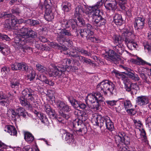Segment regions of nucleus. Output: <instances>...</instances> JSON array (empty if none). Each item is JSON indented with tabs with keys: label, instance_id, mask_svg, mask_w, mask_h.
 Returning a JSON list of instances; mask_svg holds the SVG:
<instances>
[{
	"label": "nucleus",
	"instance_id": "obj_1",
	"mask_svg": "<svg viewBox=\"0 0 151 151\" xmlns=\"http://www.w3.org/2000/svg\"><path fill=\"white\" fill-rule=\"evenodd\" d=\"M60 23L62 27L63 28L60 29V31L58 34L57 37V41L60 44H63L65 42L68 43L72 41L67 37L73 36V29L74 28L75 22L74 20L70 19L68 21L63 19Z\"/></svg>",
	"mask_w": 151,
	"mask_h": 151
},
{
	"label": "nucleus",
	"instance_id": "obj_2",
	"mask_svg": "<svg viewBox=\"0 0 151 151\" xmlns=\"http://www.w3.org/2000/svg\"><path fill=\"white\" fill-rule=\"evenodd\" d=\"M97 90L98 91H102L105 95L109 93L111 95L116 94V90L115 88L114 85L111 82L105 80L99 83L97 86Z\"/></svg>",
	"mask_w": 151,
	"mask_h": 151
},
{
	"label": "nucleus",
	"instance_id": "obj_3",
	"mask_svg": "<svg viewBox=\"0 0 151 151\" xmlns=\"http://www.w3.org/2000/svg\"><path fill=\"white\" fill-rule=\"evenodd\" d=\"M72 67L71 65H68L54 66V70L51 73H49V74L50 76L55 77H65L69 72L73 71Z\"/></svg>",
	"mask_w": 151,
	"mask_h": 151
},
{
	"label": "nucleus",
	"instance_id": "obj_4",
	"mask_svg": "<svg viewBox=\"0 0 151 151\" xmlns=\"http://www.w3.org/2000/svg\"><path fill=\"white\" fill-rule=\"evenodd\" d=\"M115 51L112 50L109 52L108 55L105 56V58L106 60L113 63L115 64L118 63L119 60H121L120 56L116 52L122 55L124 51V49L119 44L115 47Z\"/></svg>",
	"mask_w": 151,
	"mask_h": 151
},
{
	"label": "nucleus",
	"instance_id": "obj_5",
	"mask_svg": "<svg viewBox=\"0 0 151 151\" xmlns=\"http://www.w3.org/2000/svg\"><path fill=\"white\" fill-rule=\"evenodd\" d=\"M116 143L118 148L124 146V145H128L130 144V138L123 132L118 133L115 137Z\"/></svg>",
	"mask_w": 151,
	"mask_h": 151
},
{
	"label": "nucleus",
	"instance_id": "obj_6",
	"mask_svg": "<svg viewBox=\"0 0 151 151\" xmlns=\"http://www.w3.org/2000/svg\"><path fill=\"white\" fill-rule=\"evenodd\" d=\"M99 5L97 4L91 7V10L90 12L88 14V16H90L92 14V18L94 20L93 22L95 24H98L102 17L101 16L102 14V12L99 9Z\"/></svg>",
	"mask_w": 151,
	"mask_h": 151
},
{
	"label": "nucleus",
	"instance_id": "obj_7",
	"mask_svg": "<svg viewBox=\"0 0 151 151\" xmlns=\"http://www.w3.org/2000/svg\"><path fill=\"white\" fill-rule=\"evenodd\" d=\"M19 29H20V33L22 34V36L24 38L28 40V41H27V42L29 41V38L35 39L37 37L36 32L33 31L30 28L23 27L22 28Z\"/></svg>",
	"mask_w": 151,
	"mask_h": 151
},
{
	"label": "nucleus",
	"instance_id": "obj_8",
	"mask_svg": "<svg viewBox=\"0 0 151 151\" xmlns=\"http://www.w3.org/2000/svg\"><path fill=\"white\" fill-rule=\"evenodd\" d=\"M31 11L30 9L25 6H19L14 7L11 10L12 14L17 16L23 17L24 16L26 12Z\"/></svg>",
	"mask_w": 151,
	"mask_h": 151
},
{
	"label": "nucleus",
	"instance_id": "obj_9",
	"mask_svg": "<svg viewBox=\"0 0 151 151\" xmlns=\"http://www.w3.org/2000/svg\"><path fill=\"white\" fill-rule=\"evenodd\" d=\"M32 91L30 90V93H32ZM29 91L27 89H24L22 92V96L19 98L20 102L22 106H27L29 107H31V105L27 101V96H29L30 94L29 93Z\"/></svg>",
	"mask_w": 151,
	"mask_h": 151
},
{
	"label": "nucleus",
	"instance_id": "obj_10",
	"mask_svg": "<svg viewBox=\"0 0 151 151\" xmlns=\"http://www.w3.org/2000/svg\"><path fill=\"white\" fill-rule=\"evenodd\" d=\"M73 126L75 128L76 132H78L83 134H85L87 132L86 127L84 124L80 120H76L73 122Z\"/></svg>",
	"mask_w": 151,
	"mask_h": 151
},
{
	"label": "nucleus",
	"instance_id": "obj_11",
	"mask_svg": "<svg viewBox=\"0 0 151 151\" xmlns=\"http://www.w3.org/2000/svg\"><path fill=\"white\" fill-rule=\"evenodd\" d=\"M78 21L76 19H73L75 22L74 24V27L73 29V36H78L79 35L78 30L77 29V26L80 27H84L86 25L84 20L80 17H77Z\"/></svg>",
	"mask_w": 151,
	"mask_h": 151
},
{
	"label": "nucleus",
	"instance_id": "obj_12",
	"mask_svg": "<svg viewBox=\"0 0 151 151\" xmlns=\"http://www.w3.org/2000/svg\"><path fill=\"white\" fill-rule=\"evenodd\" d=\"M92 119L95 121L96 125L99 126L101 128L103 126L104 124H105L106 117L107 116H101L100 115H98L97 114H92Z\"/></svg>",
	"mask_w": 151,
	"mask_h": 151
},
{
	"label": "nucleus",
	"instance_id": "obj_13",
	"mask_svg": "<svg viewBox=\"0 0 151 151\" xmlns=\"http://www.w3.org/2000/svg\"><path fill=\"white\" fill-rule=\"evenodd\" d=\"M122 36L124 37V40L126 44H127V46L128 47L129 44L133 42V41L135 39L134 35L131 32L128 30H126L123 32L122 33Z\"/></svg>",
	"mask_w": 151,
	"mask_h": 151
},
{
	"label": "nucleus",
	"instance_id": "obj_14",
	"mask_svg": "<svg viewBox=\"0 0 151 151\" xmlns=\"http://www.w3.org/2000/svg\"><path fill=\"white\" fill-rule=\"evenodd\" d=\"M60 132L62 138L65 139L68 143H73L74 142V139L72 133L68 132L64 129L61 130Z\"/></svg>",
	"mask_w": 151,
	"mask_h": 151
},
{
	"label": "nucleus",
	"instance_id": "obj_15",
	"mask_svg": "<svg viewBox=\"0 0 151 151\" xmlns=\"http://www.w3.org/2000/svg\"><path fill=\"white\" fill-rule=\"evenodd\" d=\"M68 99L71 105L75 108H79L83 109L87 108L85 104L77 101L73 97L69 98Z\"/></svg>",
	"mask_w": 151,
	"mask_h": 151
},
{
	"label": "nucleus",
	"instance_id": "obj_16",
	"mask_svg": "<svg viewBox=\"0 0 151 151\" xmlns=\"http://www.w3.org/2000/svg\"><path fill=\"white\" fill-rule=\"evenodd\" d=\"M14 40L15 43L18 44V46L20 47L24 45L27 41H28V40L25 39L22 34L17 35L14 38Z\"/></svg>",
	"mask_w": 151,
	"mask_h": 151
},
{
	"label": "nucleus",
	"instance_id": "obj_17",
	"mask_svg": "<svg viewBox=\"0 0 151 151\" xmlns=\"http://www.w3.org/2000/svg\"><path fill=\"white\" fill-rule=\"evenodd\" d=\"M145 19L143 17H137L135 19L134 27L137 29H142L144 26Z\"/></svg>",
	"mask_w": 151,
	"mask_h": 151
},
{
	"label": "nucleus",
	"instance_id": "obj_18",
	"mask_svg": "<svg viewBox=\"0 0 151 151\" xmlns=\"http://www.w3.org/2000/svg\"><path fill=\"white\" fill-rule=\"evenodd\" d=\"M87 100L88 101L92 104L93 107H97V104H96V101L95 99L93 93L88 94L87 96L86 99V102L88 106L89 107V105L88 104Z\"/></svg>",
	"mask_w": 151,
	"mask_h": 151
},
{
	"label": "nucleus",
	"instance_id": "obj_19",
	"mask_svg": "<svg viewBox=\"0 0 151 151\" xmlns=\"http://www.w3.org/2000/svg\"><path fill=\"white\" fill-rule=\"evenodd\" d=\"M52 4L50 0H45L44 2V3L43 4H41L40 6V8L41 10H43L45 9V10H52Z\"/></svg>",
	"mask_w": 151,
	"mask_h": 151
},
{
	"label": "nucleus",
	"instance_id": "obj_20",
	"mask_svg": "<svg viewBox=\"0 0 151 151\" xmlns=\"http://www.w3.org/2000/svg\"><path fill=\"white\" fill-rule=\"evenodd\" d=\"M4 131L9 133L12 135H16L17 133L15 127L12 126H6L5 127Z\"/></svg>",
	"mask_w": 151,
	"mask_h": 151
},
{
	"label": "nucleus",
	"instance_id": "obj_21",
	"mask_svg": "<svg viewBox=\"0 0 151 151\" xmlns=\"http://www.w3.org/2000/svg\"><path fill=\"white\" fill-rule=\"evenodd\" d=\"M114 21L116 25H121L123 22L121 15L118 14H116L114 17Z\"/></svg>",
	"mask_w": 151,
	"mask_h": 151
},
{
	"label": "nucleus",
	"instance_id": "obj_22",
	"mask_svg": "<svg viewBox=\"0 0 151 151\" xmlns=\"http://www.w3.org/2000/svg\"><path fill=\"white\" fill-rule=\"evenodd\" d=\"M54 18L53 13L52 10H45L44 14V18L45 20L48 21H51Z\"/></svg>",
	"mask_w": 151,
	"mask_h": 151
},
{
	"label": "nucleus",
	"instance_id": "obj_23",
	"mask_svg": "<svg viewBox=\"0 0 151 151\" xmlns=\"http://www.w3.org/2000/svg\"><path fill=\"white\" fill-rule=\"evenodd\" d=\"M25 22L32 26H37L40 24L41 22L39 19H29L25 20Z\"/></svg>",
	"mask_w": 151,
	"mask_h": 151
},
{
	"label": "nucleus",
	"instance_id": "obj_24",
	"mask_svg": "<svg viewBox=\"0 0 151 151\" xmlns=\"http://www.w3.org/2000/svg\"><path fill=\"white\" fill-rule=\"evenodd\" d=\"M105 126L106 128L109 130L112 131L114 129L113 123L109 117H106Z\"/></svg>",
	"mask_w": 151,
	"mask_h": 151
},
{
	"label": "nucleus",
	"instance_id": "obj_25",
	"mask_svg": "<svg viewBox=\"0 0 151 151\" xmlns=\"http://www.w3.org/2000/svg\"><path fill=\"white\" fill-rule=\"evenodd\" d=\"M116 5L117 3L115 1L104 4L105 8L109 10H115L117 8Z\"/></svg>",
	"mask_w": 151,
	"mask_h": 151
},
{
	"label": "nucleus",
	"instance_id": "obj_26",
	"mask_svg": "<svg viewBox=\"0 0 151 151\" xmlns=\"http://www.w3.org/2000/svg\"><path fill=\"white\" fill-rule=\"evenodd\" d=\"M8 112L9 113L11 112L12 113H28L24 108L21 107L16 109L15 111L12 109H9Z\"/></svg>",
	"mask_w": 151,
	"mask_h": 151
},
{
	"label": "nucleus",
	"instance_id": "obj_27",
	"mask_svg": "<svg viewBox=\"0 0 151 151\" xmlns=\"http://www.w3.org/2000/svg\"><path fill=\"white\" fill-rule=\"evenodd\" d=\"M25 140L29 143L32 142L34 140V138L32 134L29 132H26L24 134Z\"/></svg>",
	"mask_w": 151,
	"mask_h": 151
},
{
	"label": "nucleus",
	"instance_id": "obj_28",
	"mask_svg": "<svg viewBox=\"0 0 151 151\" xmlns=\"http://www.w3.org/2000/svg\"><path fill=\"white\" fill-rule=\"evenodd\" d=\"M124 83L125 85V89L128 92H130L131 89L130 86L132 83L129 79L127 78H125L124 80Z\"/></svg>",
	"mask_w": 151,
	"mask_h": 151
},
{
	"label": "nucleus",
	"instance_id": "obj_29",
	"mask_svg": "<svg viewBox=\"0 0 151 151\" xmlns=\"http://www.w3.org/2000/svg\"><path fill=\"white\" fill-rule=\"evenodd\" d=\"M83 12V7L79 6H77L75 9L74 16L75 17H80L81 14Z\"/></svg>",
	"mask_w": 151,
	"mask_h": 151
},
{
	"label": "nucleus",
	"instance_id": "obj_30",
	"mask_svg": "<svg viewBox=\"0 0 151 151\" xmlns=\"http://www.w3.org/2000/svg\"><path fill=\"white\" fill-rule=\"evenodd\" d=\"M51 45L53 48H56L58 49H62L63 51H66L68 49V48L64 45H60L56 43H52Z\"/></svg>",
	"mask_w": 151,
	"mask_h": 151
},
{
	"label": "nucleus",
	"instance_id": "obj_31",
	"mask_svg": "<svg viewBox=\"0 0 151 151\" xmlns=\"http://www.w3.org/2000/svg\"><path fill=\"white\" fill-rule=\"evenodd\" d=\"M139 76L142 78L144 82L147 83H150L148 78V77L141 70H139Z\"/></svg>",
	"mask_w": 151,
	"mask_h": 151
},
{
	"label": "nucleus",
	"instance_id": "obj_32",
	"mask_svg": "<svg viewBox=\"0 0 151 151\" xmlns=\"http://www.w3.org/2000/svg\"><path fill=\"white\" fill-rule=\"evenodd\" d=\"M25 72L27 74L30 72L31 68H29L28 65L25 63H22L21 66V70Z\"/></svg>",
	"mask_w": 151,
	"mask_h": 151
},
{
	"label": "nucleus",
	"instance_id": "obj_33",
	"mask_svg": "<svg viewBox=\"0 0 151 151\" xmlns=\"http://www.w3.org/2000/svg\"><path fill=\"white\" fill-rule=\"evenodd\" d=\"M16 20V24L15 25V27H17L16 28V29L18 30H19L20 31V29H19V28H22L23 27H21L20 26V24L22 23H23L25 22V21L22 19H15Z\"/></svg>",
	"mask_w": 151,
	"mask_h": 151
},
{
	"label": "nucleus",
	"instance_id": "obj_34",
	"mask_svg": "<svg viewBox=\"0 0 151 151\" xmlns=\"http://www.w3.org/2000/svg\"><path fill=\"white\" fill-rule=\"evenodd\" d=\"M130 88L131 89V94L132 95H134L133 90H138L139 89V87L136 83H132L130 86Z\"/></svg>",
	"mask_w": 151,
	"mask_h": 151
},
{
	"label": "nucleus",
	"instance_id": "obj_35",
	"mask_svg": "<svg viewBox=\"0 0 151 151\" xmlns=\"http://www.w3.org/2000/svg\"><path fill=\"white\" fill-rule=\"evenodd\" d=\"M71 4L69 2H66L63 5L62 9L65 12H68L71 9Z\"/></svg>",
	"mask_w": 151,
	"mask_h": 151
},
{
	"label": "nucleus",
	"instance_id": "obj_36",
	"mask_svg": "<svg viewBox=\"0 0 151 151\" xmlns=\"http://www.w3.org/2000/svg\"><path fill=\"white\" fill-rule=\"evenodd\" d=\"M35 116H37L41 122L45 123V121H47V119L45 114H35Z\"/></svg>",
	"mask_w": 151,
	"mask_h": 151
},
{
	"label": "nucleus",
	"instance_id": "obj_37",
	"mask_svg": "<svg viewBox=\"0 0 151 151\" xmlns=\"http://www.w3.org/2000/svg\"><path fill=\"white\" fill-rule=\"evenodd\" d=\"M78 55V52L75 49H73L69 52V56L71 58H77Z\"/></svg>",
	"mask_w": 151,
	"mask_h": 151
},
{
	"label": "nucleus",
	"instance_id": "obj_38",
	"mask_svg": "<svg viewBox=\"0 0 151 151\" xmlns=\"http://www.w3.org/2000/svg\"><path fill=\"white\" fill-rule=\"evenodd\" d=\"M27 74V78L29 79L30 81H32L35 78V71L31 69L30 72Z\"/></svg>",
	"mask_w": 151,
	"mask_h": 151
},
{
	"label": "nucleus",
	"instance_id": "obj_39",
	"mask_svg": "<svg viewBox=\"0 0 151 151\" xmlns=\"http://www.w3.org/2000/svg\"><path fill=\"white\" fill-rule=\"evenodd\" d=\"M36 67L37 70L41 72H45L47 71L46 68L40 64L36 65Z\"/></svg>",
	"mask_w": 151,
	"mask_h": 151
},
{
	"label": "nucleus",
	"instance_id": "obj_40",
	"mask_svg": "<svg viewBox=\"0 0 151 151\" xmlns=\"http://www.w3.org/2000/svg\"><path fill=\"white\" fill-rule=\"evenodd\" d=\"M63 106V107H62L60 110L62 112V113L69 112L71 110L70 108L65 104Z\"/></svg>",
	"mask_w": 151,
	"mask_h": 151
},
{
	"label": "nucleus",
	"instance_id": "obj_41",
	"mask_svg": "<svg viewBox=\"0 0 151 151\" xmlns=\"http://www.w3.org/2000/svg\"><path fill=\"white\" fill-rule=\"evenodd\" d=\"M35 47L37 48L38 49H40L42 50H45L46 47H45V45L39 43V42H35Z\"/></svg>",
	"mask_w": 151,
	"mask_h": 151
},
{
	"label": "nucleus",
	"instance_id": "obj_42",
	"mask_svg": "<svg viewBox=\"0 0 151 151\" xmlns=\"http://www.w3.org/2000/svg\"><path fill=\"white\" fill-rule=\"evenodd\" d=\"M87 32H89L88 31V29H81L79 33L82 37H86L87 39L89 38V37L87 36V34L88 33Z\"/></svg>",
	"mask_w": 151,
	"mask_h": 151
},
{
	"label": "nucleus",
	"instance_id": "obj_43",
	"mask_svg": "<svg viewBox=\"0 0 151 151\" xmlns=\"http://www.w3.org/2000/svg\"><path fill=\"white\" fill-rule=\"evenodd\" d=\"M8 18V19H6L5 22H7L9 24H10V25L13 27L15 26V25L16 24L15 19H12L11 18Z\"/></svg>",
	"mask_w": 151,
	"mask_h": 151
},
{
	"label": "nucleus",
	"instance_id": "obj_44",
	"mask_svg": "<svg viewBox=\"0 0 151 151\" xmlns=\"http://www.w3.org/2000/svg\"><path fill=\"white\" fill-rule=\"evenodd\" d=\"M115 40L116 42H117L120 44L124 40V37L122 36V35L121 36L120 35H116L115 37Z\"/></svg>",
	"mask_w": 151,
	"mask_h": 151
},
{
	"label": "nucleus",
	"instance_id": "obj_45",
	"mask_svg": "<svg viewBox=\"0 0 151 151\" xmlns=\"http://www.w3.org/2000/svg\"><path fill=\"white\" fill-rule=\"evenodd\" d=\"M25 89H27V90H28L29 91H30V90L32 91L31 93H30L29 91V93L30 94H29L30 95L29 96H27V98L29 97H30V98L28 99V100H30L31 101H34V98L33 97V96H34V91L30 88H27Z\"/></svg>",
	"mask_w": 151,
	"mask_h": 151
},
{
	"label": "nucleus",
	"instance_id": "obj_46",
	"mask_svg": "<svg viewBox=\"0 0 151 151\" xmlns=\"http://www.w3.org/2000/svg\"><path fill=\"white\" fill-rule=\"evenodd\" d=\"M12 15L11 14H7L6 12H3L0 14V18L5 19L11 17Z\"/></svg>",
	"mask_w": 151,
	"mask_h": 151
},
{
	"label": "nucleus",
	"instance_id": "obj_47",
	"mask_svg": "<svg viewBox=\"0 0 151 151\" xmlns=\"http://www.w3.org/2000/svg\"><path fill=\"white\" fill-rule=\"evenodd\" d=\"M72 62V60L71 59L65 58L63 60V65H70Z\"/></svg>",
	"mask_w": 151,
	"mask_h": 151
},
{
	"label": "nucleus",
	"instance_id": "obj_48",
	"mask_svg": "<svg viewBox=\"0 0 151 151\" xmlns=\"http://www.w3.org/2000/svg\"><path fill=\"white\" fill-rule=\"evenodd\" d=\"M44 80H43V82H44L45 83L48 84L51 86H53L54 84V83L52 81V80H49L45 76H43Z\"/></svg>",
	"mask_w": 151,
	"mask_h": 151
},
{
	"label": "nucleus",
	"instance_id": "obj_49",
	"mask_svg": "<svg viewBox=\"0 0 151 151\" xmlns=\"http://www.w3.org/2000/svg\"><path fill=\"white\" fill-rule=\"evenodd\" d=\"M81 115H78L79 120H81V122L85 121L88 119L87 114H80Z\"/></svg>",
	"mask_w": 151,
	"mask_h": 151
},
{
	"label": "nucleus",
	"instance_id": "obj_50",
	"mask_svg": "<svg viewBox=\"0 0 151 151\" xmlns=\"http://www.w3.org/2000/svg\"><path fill=\"white\" fill-rule=\"evenodd\" d=\"M106 22V21L105 19L102 17V19L99 21V22L97 24V26L99 27H101L103 26H104Z\"/></svg>",
	"mask_w": 151,
	"mask_h": 151
},
{
	"label": "nucleus",
	"instance_id": "obj_51",
	"mask_svg": "<svg viewBox=\"0 0 151 151\" xmlns=\"http://www.w3.org/2000/svg\"><path fill=\"white\" fill-rule=\"evenodd\" d=\"M83 63H85L87 64H88L89 65L93 67H95L96 65V64H94L93 62H92L91 60L88 58H85Z\"/></svg>",
	"mask_w": 151,
	"mask_h": 151
},
{
	"label": "nucleus",
	"instance_id": "obj_52",
	"mask_svg": "<svg viewBox=\"0 0 151 151\" xmlns=\"http://www.w3.org/2000/svg\"><path fill=\"white\" fill-rule=\"evenodd\" d=\"M46 112L49 113L51 112L52 113H55V110L52 109L50 106L48 105H47L45 106Z\"/></svg>",
	"mask_w": 151,
	"mask_h": 151
},
{
	"label": "nucleus",
	"instance_id": "obj_53",
	"mask_svg": "<svg viewBox=\"0 0 151 151\" xmlns=\"http://www.w3.org/2000/svg\"><path fill=\"white\" fill-rule=\"evenodd\" d=\"M136 101L138 103V104L140 105V106L143 105V96L138 97L137 100H136Z\"/></svg>",
	"mask_w": 151,
	"mask_h": 151
},
{
	"label": "nucleus",
	"instance_id": "obj_54",
	"mask_svg": "<svg viewBox=\"0 0 151 151\" xmlns=\"http://www.w3.org/2000/svg\"><path fill=\"white\" fill-rule=\"evenodd\" d=\"M10 71V69L9 67H4L2 68L1 69V72L3 76H5Z\"/></svg>",
	"mask_w": 151,
	"mask_h": 151
},
{
	"label": "nucleus",
	"instance_id": "obj_55",
	"mask_svg": "<svg viewBox=\"0 0 151 151\" xmlns=\"http://www.w3.org/2000/svg\"><path fill=\"white\" fill-rule=\"evenodd\" d=\"M19 83L18 82L17 80L15 79L14 81H11V84L12 88H18Z\"/></svg>",
	"mask_w": 151,
	"mask_h": 151
},
{
	"label": "nucleus",
	"instance_id": "obj_56",
	"mask_svg": "<svg viewBox=\"0 0 151 151\" xmlns=\"http://www.w3.org/2000/svg\"><path fill=\"white\" fill-rule=\"evenodd\" d=\"M0 39L2 40H5L7 41H9L10 40V38L7 35H3L0 33Z\"/></svg>",
	"mask_w": 151,
	"mask_h": 151
},
{
	"label": "nucleus",
	"instance_id": "obj_57",
	"mask_svg": "<svg viewBox=\"0 0 151 151\" xmlns=\"http://www.w3.org/2000/svg\"><path fill=\"white\" fill-rule=\"evenodd\" d=\"M137 65H145V61L142 60V58L139 57H137Z\"/></svg>",
	"mask_w": 151,
	"mask_h": 151
},
{
	"label": "nucleus",
	"instance_id": "obj_58",
	"mask_svg": "<svg viewBox=\"0 0 151 151\" xmlns=\"http://www.w3.org/2000/svg\"><path fill=\"white\" fill-rule=\"evenodd\" d=\"M106 103L107 104L108 106H113L116 105L117 102V101L115 100L112 101H105Z\"/></svg>",
	"mask_w": 151,
	"mask_h": 151
},
{
	"label": "nucleus",
	"instance_id": "obj_59",
	"mask_svg": "<svg viewBox=\"0 0 151 151\" xmlns=\"http://www.w3.org/2000/svg\"><path fill=\"white\" fill-rule=\"evenodd\" d=\"M65 104L60 101H58L56 103V104L60 110L62 107H63V106Z\"/></svg>",
	"mask_w": 151,
	"mask_h": 151
},
{
	"label": "nucleus",
	"instance_id": "obj_60",
	"mask_svg": "<svg viewBox=\"0 0 151 151\" xmlns=\"http://www.w3.org/2000/svg\"><path fill=\"white\" fill-rule=\"evenodd\" d=\"M97 96H99V98L96 101V104H97V106H98L99 104V102L103 101V98L101 96V94H97ZM97 96V95H96Z\"/></svg>",
	"mask_w": 151,
	"mask_h": 151
},
{
	"label": "nucleus",
	"instance_id": "obj_61",
	"mask_svg": "<svg viewBox=\"0 0 151 151\" xmlns=\"http://www.w3.org/2000/svg\"><path fill=\"white\" fill-rule=\"evenodd\" d=\"M24 151H34L29 145H27L24 146L23 148Z\"/></svg>",
	"mask_w": 151,
	"mask_h": 151
},
{
	"label": "nucleus",
	"instance_id": "obj_62",
	"mask_svg": "<svg viewBox=\"0 0 151 151\" xmlns=\"http://www.w3.org/2000/svg\"><path fill=\"white\" fill-rule=\"evenodd\" d=\"M18 63H16L11 65V68L14 70H18Z\"/></svg>",
	"mask_w": 151,
	"mask_h": 151
},
{
	"label": "nucleus",
	"instance_id": "obj_63",
	"mask_svg": "<svg viewBox=\"0 0 151 151\" xmlns=\"http://www.w3.org/2000/svg\"><path fill=\"white\" fill-rule=\"evenodd\" d=\"M145 45H144L145 49H147L148 51H151V45L149 44L148 42H146Z\"/></svg>",
	"mask_w": 151,
	"mask_h": 151
},
{
	"label": "nucleus",
	"instance_id": "obj_64",
	"mask_svg": "<svg viewBox=\"0 0 151 151\" xmlns=\"http://www.w3.org/2000/svg\"><path fill=\"white\" fill-rule=\"evenodd\" d=\"M124 105L127 108L130 107L132 106L131 102L129 101H125L124 102Z\"/></svg>",
	"mask_w": 151,
	"mask_h": 151
}]
</instances>
